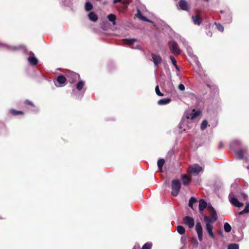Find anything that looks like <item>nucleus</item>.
Listing matches in <instances>:
<instances>
[{"label": "nucleus", "instance_id": "nucleus-16", "mask_svg": "<svg viewBox=\"0 0 249 249\" xmlns=\"http://www.w3.org/2000/svg\"><path fill=\"white\" fill-rule=\"evenodd\" d=\"M178 5L182 10L188 11L189 10L188 3L185 0H180L178 2Z\"/></svg>", "mask_w": 249, "mask_h": 249}, {"label": "nucleus", "instance_id": "nucleus-2", "mask_svg": "<svg viewBox=\"0 0 249 249\" xmlns=\"http://www.w3.org/2000/svg\"><path fill=\"white\" fill-rule=\"evenodd\" d=\"M181 188V184L179 180L173 179L171 182V194L174 196H177Z\"/></svg>", "mask_w": 249, "mask_h": 249}, {"label": "nucleus", "instance_id": "nucleus-60", "mask_svg": "<svg viewBox=\"0 0 249 249\" xmlns=\"http://www.w3.org/2000/svg\"><path fill=\"white\" fill-rule=\"evenodd\" d=\"M247 169L249 170V165L247 166Z\"/></svg>", "mask_w": 249, "mask_h": 249}, {"label": "nucleus", "instance_id": "nucleus-45", "mask_svg": "<svg viewBox=\"0 0 249 249\" xmlns=\"http://www.w3.org/2000/svg\"><path fill=\"white\" fill-rule=\"evenodd\" d=\"M178 89L181 91H184L185 90V86L182 84H180L178 86Z\"/></svg>", "mask_w": 249, "mask_h": 249}, {"label": "nucleus", "instance_id": "nucleus-4", "mask_svg": "<svg viewBox=\"0 0 249 249\" xmlns=\"http://www.w3.org/2000/svg\"><path fill=\"white\" fill-rule=\"evenodd\" d=\"M202 168L198 164H195L189 168L188 172L194 176H197L199 172L202 171Z\"/></svg>", "mask_w": 249, "mask_h": 249}, {"label": "nucleus", "instance_id": "nucleus-43", "mask_svg": "<svg viewBox=\"0 0 249 249\" xmlns=\"http://www.w3.org/2000/svg\"><path fill=\"white\" fill-rule=\"evenodd\" d=\"M179 39L182 42V43L185 46H186L188 45L187 42L184 38L182 37L181 36H180Z\"/></svg>", "mask_w": 249, "mask_h": 249}, {"label": "nucleus", "instance_id": "nucleus-40", "mask_svg": "<svg viewBox=\"0 0 249 249\" xmlns=\"http://www.w3.org/2000/svg\"><path fill=\"white\" fill-rule=\"evenodd\" d=\"M208 125V122L207 120H204L201 124V129L203 130H204L207 126Z\"/></svg>", "mask_w": 249, "mask_h": 249}, {"label": "nucleus", "instance_id": "nucleus-52", "mask_svg": "<svg viewBox=\"0 0 249 249\" xmlns=\"http://www.w3.org/2000/svg\"><path fill=\"white\" fill-rule=\"evenodd\" d=\"M209 208H210L212 212L213 211V210H214V209L212 207V205L209 206Z\"/></svg>", "mask_w": 249, "mask_h": 249}, {"label": "nucleus", "instance_id": "nucleus-6", "mask_svg": "<svg viewBox=\"0 0 249 249\" xmlns=\"http://www.w3.org/2000/svg\"><path fill=\"white\" fill-rule=\"evenodd\" d=\"M67 78L69 82L72 84L79 80L80 75L77 73L71 72L67 75Z\"/></svg>", "mask_w": 249, "mask_h": 249}, {"label": "nucleus", "instance_id": "nucleus-57", "mask_svg": "<svg viewBox=\"0 0 249 249\" xmlns=\"http://www.w3.org/2000/svg\"><path fill=\"white\" fill-rule=\"evenodd\" d=\"M27 103H28V104H31V103L29 101L27 102Z\"/></svg>", "mask_w": 249, "mask_h": 249}, {"label": "nucleus", "instance_id": "nucleus-15", "mask_svg": "<svg viewBox=\"0 0 249 249\" xmlns=\"http://www.w3.org/2000/svg\"><path fill=\"white\" fill-rule=\"evenodd\" d=\"M206 229L211 237L213 239H214L215 236L213 232V226L211 224H206Z\"/></svg>", "mask_w": 249, "mask_h": 249}, {"label": "nucleus", "instance_id": "nucleus-32", "mask_svg": "<svg viewBox=\"0 0 249 249\" xmlns=\"http://www.w3.org/2000/svg\"><path fill=\"white\" fill-rule=\"evenodd\" d=\"M236 196L239 198L243 200H246L248 198V196L244 192H241L239 194H236Z\"/></svg>", "mask_w": 249, "mask_h": 249}, {"label": "nucleus", "instance_id": "nucleus-23", "mask_svg": "<svg viewBox=\"0 0 249 249\" xmlns=\"http://www.w3.org/2000/svg\"><path fill=\"white\" fill-rule=\"evenodd\" d=\"M88 17L90 20L95 22L97 20L98 18L97 15L93 12H91L88 14Z\"/></svg>", "mask_w": 249, "mask_h": 249}, {"label": "nucleus", "instance_id": "nucleus-31", "mask_svg": "<svg viewBox=\"0 0 249 249\" xmlns=\"http://www.w3.org/2000/svg\"><path fill=\"white\" fill-rule=\"evenodd\" d=\"M164 162H165V160L163 159H160L158 160L157 164H158V168L160 171H162V168L164 165Z\"/></svg>", "mask_w": 249, "mask_h": 249}, {"label": "nucleus", "instance_id": "nucleus-26", "mask_svg": "<svg viewBox=\"0 0 249 249\" xmlns=\"http://www.w3.org/2000/svg\"><path fill=\"white\" fill-rule=\"evenodd\" d=\"M85 85V82L83 80H79L78 82L76 85V89L80 91L84 86Z\"/></svg>", "mask_w": 249, "mask_h": 249}, {"label": "nucleus", "instance_id": "nucleus-47", "mask_svg": "<svg viewBox=\"0 0 249 249\" xmlns=\"http://www.w3.org/2000/svg\"><path fill=\"white\" fill-rule=\"evenodd\" d=\"M180 240H181V242H182V243L185 244V243L186 240V237H185V236L181 237Z\"/></svg>", "mask_w": 249, "mask_h": 249}, {"label": "nucleus", "instance_id": "nucleus-18", "mask_svg": "<svg viewBox=\"0 0 249 249\" xmlns=\"http://www.w3.org/2000/svg\"><path fill=\"white\" fill-rule=\"evenodd\" d=\"M247 151V148L244 147L243 148L239 149L236 153V156L240 160L243 159L244 158V154Z\"/></svg>", "mask_w": 249, "mask_h": 249}, {"label": "nucleus", "instance_id": "nucleus-54", "mask_svg": "<svg viewBox=\"0 0 249 249\" xmlns=\"http://www.w3.org/2000/svg\"><path fill=\"white\" fill-rule=\"evenodd\" d=\"M222 142H220L219 145V148H221L222 147Z\"/></svg>", "mask_w": 249, "mask_h": 249}, {"label": "nucleus", "instance_id": "nucleus-14", "mask_svg": "<svg viewBox=\"0 0 249 249\" xmlns=\"http://www.w3.org/2000/svg\"><path fill=\"white\" fill-rule=\"evenodd\" d=\"M192 19L194 24L197 25H199L202 21V18L198 14L192 16Z\"/></svg>", "mask_w": 249, "mask_h": 249}, {"label": "nucleus", "instance_id": "nucleus-49", "mask_svg": "<svg viewBox=\"0 0 249 249\" xmlns=\"http://www.w3.org/2000/svg\"><path fill=\"white\" fill-rule=\"evenodd\" d=\"M123 4L127 7L129 5V2H126V1H124L123 2Z\"/></svg>", "mask_w": 249, "mask_h": 249}, {"label": "nucleus", "instance_id": "nucleus-51", "mask_svg": "<svg viewBox=\"0 0 249 249\" xmlns=\"http://www.w3.org/2000/svg\"><path fill=\"white\" fill-rule=\"evenodd\" d=\"M28 60L29 62V63L31 64V56H29L28 58Z\"/></svg>", "mask_w": 249, "mask_h": 249}, {"label": "nucleus", "instance_id": "nucleus-53", "mask_svg": "<svg viewBox=\"0 0 249 249\" xmlns=\"http://www.w3.org/2000/svg\"><path fill=\"white\" fill-rule=\"evenodd\" d=\"M174 66L175 67V68H176V70H178H178H179V68H178V65H175Z\"/></svg>", "mask_w": 249, "mask_h": 249}, {"label": "nucleus", "instance_id": "nucleus-41", "mask_svg": "<svg viewBox=\"0 0 249 249\" xmlns=\"http://www.w3.org/2000/svg\"><path fill=\"white\" fill-rule=\"evenodd\" d=\"M38 63V59L35 57L34 54L32 53V65H36Z\"/></svg>", "mask_w": 249, "mask_h": 249}, {"label": "nucleus", "instance_id": "nucleus-56", "mask_svg": "<svg viewBox=\"0 0 249 249\" xmlns=\"http://www.w3.org/2000/svg\"><path fill=\"white\" fill-rule=\"evenodd\" d=\"M82 96V95H81V97H80V96L79 95L78 96L76 97V98L79 99V98H81Z\"/></svg>", "mask_w": 249, "mask_h": 249}, {"label": "nucleus", "instance_id": "nucleus-9", "mask_svg": "<svg viewBox=\"0 0 249 249\" xmlns=\"http://www.w3.org/2000/svg\"><path fill=\"white\" fill-rule=\"evenodd\" d=\"M196 230L198 235V238L199 241H202L203 229L200 222H198L196 225Z\"/></svg>", "mask_w": 249, "mask_h": 249}, {"label": "nucleus", "instance_id": "nucleus-25", "mask_svg": "<svg viewBox=\"0 0 249 249\" xmlns=\"http://www.w3.org/2000/svg\"><path fill=\"white\" fill-rule=\"evenodd\" d=\"M124 44L131 45L136 42L137 40L135 38H125L123 40Z\"/></svg>", "mask_w": 249, "mask_h": 249}, {"label": "nucleus", "instance_id": "nucleus-10", "mask_svg": "<svg viewBox=\"0 0 249 249\" xmlns=\"http://www.w3.org/2000/svg\"><path fill=\"white\" fill-rule=\"evenodd\" d=\"M152 61L155 67H158L162 62V58L159 54H156L152 53L151 54Z\"/></svg>", "mask_w": 249, "mask_h": 249}, {"label": "nucleus", "instance_id": "nucleus-3", "mask_svg": "<svg viewBox=\"0 0 249 249\" xmlns=\"http://www.w3.org/2000/svg\"><path fill=\"white\" fill-rule=\"evenodd\" d=\"M229 200L230 203L235 207L239 208L243 206V203L239 201L237 198L236 194L233 192L230 193Z\"/></svg>", "mask_w": 249, "mask_h": 249}, {"label": "nucleus", "instance_id": "nucleus-36", "mask_svg": "<svg viewBox=\"0 0 249 249\" xmlns=\"http://www.w3.org/2000/svg\"><path fill=\"white\" fill-rule=\"evenodd\" d=\"M228 249H239V245L235 243L230 244L228 247Z\"/></svg>", "mask_w": 249, "mask_h": 249}, {"label": "nucleus", "instance_id": "nucleus-20", "mask_svg": "<svg viewBox=\"0 0 249 249\" xmlns=\"http://www.w3.org/2000/svg\"><path fill=\"white\" fill-rule=\"evenodd\" d=\"M224 21L226 23H230L232 21V16L231 13L230 11H228L225 13V18H224Z\"/></svg>", "mask_w": 249, "mask_h": 249}, {"label": "nucleus", "instance_id": "nucleus-55", "mask_svg": "<svg viewBox=\"0 0 249 249\" xmlns=\"http://www.w3.org/2000/svg\"><path fill=\"white\" fill-rule=\"evenodd\" d=\"M219 234L220 235H222V231H219Z\"/></svg>", "mask_w": 249, "mask_h": 249}, {"label": "nucleus", "instance_id": "nucleus-22", "mask_svg": "<svg viewBox=\"0 0 249 249\" xmlns=\"http://www.w3.org/2000/svg\"><path fill=\"white\" fill-rule=\"evenodd\" d=\"M10 50L12 51L21 50L24 53H26L27 52L26 48L23 46H12L10 47Z\"/></svg>", "mask_w": 249, "mask_h": 249}, {"label": "nucleus", "instance_id": "nucleus-7", "mask_svg": "<svg viewBox=\"0 0 249 249\" xmlns=\"http://www.w3.org/2000/svg\"><path fill=\"white\" fill-rule=\"evenodd\" d=\"M66 80L64 76L62 75H59L57 78L56 81L54 82V84L57 87H63L66 84Z\"/></svg>", "mask_w": 249, "mask_h": 249}, {"label": "nucleus", "instance_id": "nucleus-37", "mask_svg": "<svg viewBox=\"0 0 249 249\" xmlns=\"http://www.w3.org/2000/svg\"><path fill=\"white\" fill-rule=\"evenodd\" d=\"M155 92L157 95L159 96H163L164 95L160 91L158 85H157L155 87Z\"/></svg>", "mask_w": 249, "mask_h": 249}, {"label": "nucleus", "instance_id": "nucleus-17", "mask_svg": "<svg viewBox=\"0 0 249 249\" xmlns=\"http://www.w3.org/2000/svg\"><path fill=\"white\" fill-rule=\"evenodd\" d=\"M207 206V203L206 201L203 199H201L199 201V210L200 212L203 211Z\"/></svg>", "mask_w": 249, "mask_h": 249}, {"label": "nucleus", "instance_id": "nucleus-8", "mask_svg": "<svg viewBox=\"0 0 249 249\" xmlns=\"http://www.w3.org/2000/svg\"><path fill=\"white\" fill-rule=\"evenodd\" d=\"M183 221L184 224L190 229L193 228L195 225L194 219L192 217L186 216L183 218Z\"/></svg>", "mask_w": 249, "mask_h": 249}, {"label": "nucleus", "instance_id": "nucleus-58", "mask_svg": "<svg viewBox=\"0 0 249 249\" xmlns=\"http://www.w3.org/2000/svg\"><path fill=\"white\" fill-rule=\"evenodd\" d=\"M207 86L209 87V88H210V85L209 84H207Z\"/></svg>", "mask_w": 249, "mask_h": 249}, {"label": "nucleus", "instance_id": "nucleus-13", "mask_svg": "<svg viewBox=\"0 0 249 249\" xmlns=\"http://www.w3.org/2000/svg\"><path fill=\"white\" fill-rule=\"evenodd\" d=\"M188 55L191 56L194 61L197 64L198 60L197 57L193 54L192 48L188 45L186 46Z\"/></svg>", "mask_w": 249, "mask_h": 249}, {"label": "nucleus", "instance_id": "nucleus-44", "mask_svg": "<svg viewBox=\"0 0 249 249\" xmlns=\"http://www.w3.org/2000/svg\"><path fill=\"white\" fill-rule=\"evenodd\" d=\"M172 64H173L174 66L177 65L176 64V60L175 59L174 56H173L172 55H170V57H169Z\"/></svg>", "mask_w": 249, "mask_h": 249}, {"label": "nucleus", "instance_id": "nucleus-24", "mask_svg": "<svg viewBox=\"0 0 249 249\" xmlns=\"http://www.w3.org/2000/svg\"><path fill=\"white\" fill-rule=\"evenodd\" d=\"M107 18L108 20L112 23V24L113 25H116V16L114 14H110L108 15Z\"/></svg>", "mask_w": 249, "mask_h": 249}, {"label": "nucleus", "instance_id": "nucleus-19", "mask_svg": "<svg viewBox=\"0 0 249 249\" xmlns=\"http://www.w3.org/2000/svg\"><path fill=\"white\" fill-rule=\"evenodd\" d=\"M181 180L182 183L184 185H188L191 182V178L185 175L181 176Z\"/></svg>", "mask_w": 249, "mask_h": 249}, {"label": "nucleus", "instance_id": "nucleus-34", "mask_svg": "<svg viewBox=\"0 0 249 249\" xmlns=\"http://www.w3.org/2000/svg\"><path fill=\"white\" fill-rule=\"evenodd\" d=\"M93 7L92 4L89 1L86 2L85 3V10L87 11H89Z\"/></svg>", "mask_w": 249, "mask_h": 249}, {"label": "nucleus", "instance_id": "nucleus-1", "mask_svg": "<svg viewBox=\"0 0 249 249\" xmlns=\"http://www.w3.org/2000/svg\"><path fill=\"white\" fill-rule=\"evenodd\" d=\"M199 110H193L192 111L187 112L185 114V117H183L179 124L180 128L184 127L187 123H189L190 121L196 119L200 114Z\"/></svg>", "mask_w": 249, "mask_h": 249}, {"label": "nucleus", "instance_id": "nucleus-39", "mask_svg": "<svg viewBox=\"0 0 249 249\" xmlns=\"http://www.w3.org/2000/svg\"><path fill=\"white\" fill-rule=\"evenodd\" d=\"M215 25L216 26V28L220 31L223 32L224 31L223 26L219 23H215Z\"/></svg>", "mask_w": 249, "mask_h": 249}, {"label": "nucleus", "instance_id": "nucleus-38", "mask_svg": "<svg viewBox=\"0 0 249 249\" xmlns=\"http://www.w3.org/2000/svg\"><path fill=\"white\" fill-rule=\"evenodd\" d=\"M151 247L152 243L147 242L142 246V249H151Z\"/></svg>", "mask_w": 249, "mask_h": 249}, {"label": "nucleus", "instance_id": "nucleus-48", "mask_svg": "<svg viewBox=\"0 0 249 249\" xmlns=\"http://www.w3.org/2000/svg\"><path fill=\"white\" fill-rule=\"evenodd\" d=\"M122 0H113V4H115L117 2H121Z\"/></svg>", "mask_w": 249, "mask_h": 249}, {"label": "nucleus", "instance_id": "nucleus-30", "mask_svg": "<svg viewBox=\"0 0 249 249\" xmlns=\"http://www.w3.org/2000/svg\"><path fill=\"white\" fill-rule=\"evenodd\" d=\"M10 112L14 116L23 115L24 114L23 112L21 111H18L15 109H11Z\"/></svg>", "mask_w": 249, "mask_h": 249}, {"label": "nucleus", "instance_id": "nucleus-59", "mask_svg": "<svg viewBox=\"0 0 249 249\" xmlns=\"http://www.w3.org/2000/svg\"><path fill=\"white\" fill-rule=\"evenodd\" d=\"M195 241L196 243H197V240H196V239H195Z\"/></svg>", "mask_w": 249, "mask_h": 249}, {"label": "nucleus", "instance_id": "nucleus-42", "mask_svg": "<svg viewBox=\"0 0 249 249\" xmlns=\"http://www.w3.org/2000/svg\"><path fill=\"white\" fill-rule=\"evenodd\" d=\"M211 215H212L211 217L214 220H215V221L217 220V215L216 212L215 211V210H213V211L212 212Z\"/></svg>", "mask_w": 249, "mask_h": 249}, {"label": "nucleus", "instance_id": "nucleus-5", "mask_svg": "<svg viewBox=\"0 0 249 249\" xmlns=\"http://www.w3.org/2000/svg\"><path fill=\"white\" fill-rule=\"evenodd\" d=\"M170 49L171 52L174 54H178L180 53V50L178 44L174 41H170L169 42Z\"/></svg>", "mask_w": 249, "mask_h": 249}, {"label": "nucleus", "instance_id": "nucleus-29", "mask_svg": "<svg viewBox=\"0 0 249 249\" xmlns=\"http://www.w3.org/2000/svg\"><path fill=\"white\" fill-rule=\"evenodd\" d=\"M204 221L206 223V224H211V223H213L215 221L211 217L208 215H206L204 216Z\"/></svg>", "mask_w": 249, "mask_h": 249}, {"label": "nucleus", "instance_id": "nucleus-12", "mask_svg": "<svg viewBox=\"0 0 249 249\" xmlns=\"http://www.w3.org/2000/svg\"><path fill=\"white\" fill-rule=\"evenodd\" d=\"M137 13L135 15V16L137 18H138L140 20L144 21H146V22H150V23H153V22L151 20H150V19H148L147 18H146V17H144L142 14L139 9H138V8L137 9Z\"/></svg>", "mask_w": 249, "mask_h": 249}, {"label": "nucleus", "instance_id": "nucleus-46", "mask_svg": "<svg viewBox=\"0 0 249 249\" xmlns=\"http://www.w3.org/2000/svg\"><path fill=\"white\" fill-rule=\"evenodd\" d=\"M32 112L35 111L37 112L38 111V109L33 104L32 105Z\"/></svg>", "mask_w": 249, "mask_h": 249}, {"label": "nucleus", "instance_id": "nucleus-27", "mask_svg": "<svg viewBox=\"0 0 249 249\" xmlns=\"http://www.w3.org/2000/svg\"><path fill=\"white\" fill-rule=\"evenodd\" d=\"M249 212V202H247L246 204V206L244 209L240 212H239L238 214L239 215H242L244 213H247Z\"/></svg>", "mask_w": 249, "mask_h": 249}, {"label": "nucleus", "instance_id": "nucleus-33", "mask_svg": "<svg viewBox=\"0 0 249 249\" xmlns=\"http://www.w3.org/2000/svg\"><path fill=\"white\" fill-rule=\"evenodd\" d=\"M224 231L226 232H229L231 231V227L228 223H225L224 225Z\"/></svg>", "mask_w": 249, "mask_h": 249}, {"label": "nucleus", "instance_id": "nucleus-50", "mask_svg": "<svg viewBox=\"0 0 249 249\" xmlns=\"http://www.w3.org/2000/svg\"><path fill=\"white\" fill-rule=\"evenodd\" d=\"M135 49H138V50H141V47L140 45H137L135 47Z\"/></svg>", "mask_w": 249, "mask_h": 249}, {"label": "nucleus", "instance_id": "nucleus-21", "mask_svg": "<svg viewBox=\"0 0 249 249\" xmlns=\"http://www.w3.org/2000/svg\"><path fill=\"white\" fill-rule=\"evenodd\" d=\"M171 101L170 98H166L160 99L158 101V104L160 106L165 105L169 104Z\"/></svg>", "mask_w": 249, "mask_h": 249}, {"label": "nucleus", "instance_id": "nucleus-11", "mask_svg": "<svg viewBox=\"0 0 249 249\" xmlns=\"http://www.w3.org/2000/svg\"><path fill=\"white\" fill-rule=\"evenodd\" d=\"M241 147V142L238 140H234L230 143L231 149L233 151H235L237 149Z\"/></svg>", "mask_w": 249, "mask_h": 249}, {"label": "nucleus", "instance_id": "nucleus-61", "mask_svg": "<svg viewBox=\"0 0 249 249\" xmlns=\"http://www.w3.org/2000/svg\"><path fill=\"white\" fill-rule=\"evenodd\" d=\"M171 85L172 87H173V85L172 83H171Z\"/></svg>", "mask_w": 249, "mask_h": 249}, {"label": "nucleus", "instance_id": "nucleus-28", "mask_svg": "<svg viewBox=\"0 0 249 249\" xmlns=\"http://www.w3.org/2000/svg\"><path fill=\"white\" fill-rule=\"evenodd\" d=\"M197 202V199L193 197L192 196L189 201L188 205L190 207H191L193 210H194L193 207V204Z\"/></svg>", "mask_w": 249, "mask_h": 249}, {"label": "nucleus", "instance_id": "nucleus-35", "mask_svg": "<svg viewBox=\"0 0 249 249\" xmlns=\"http://www.w3.org/2000/svg\"><path fill=\"white\" fill-rule=\"evenodd\" d=\"M177 231L180 234H183L185 233V228L182 226H178L177 227Z\"/></svg>", "mask_w": 249, "mask_h": 249}]
</instances>
